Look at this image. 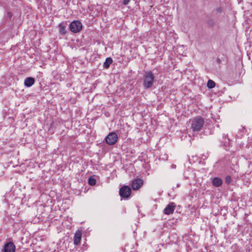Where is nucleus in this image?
Returning a JSON list of instances; mask_svg holds the SVG:
<instances>
[{
	"label": "nucleus",
	"mask_w": 252,
	"mask_h": 252,
	"mask_svg": "<svg viewBox=\"0 0 252 252\" xmlns=\"http://www.w3.org/2000/svg\"><path fill=\"white\" fill-rule=\"evenodd\" d=\"M143 85L145 89H148L152 87L155 76L152 71L146 72L144 75Z\"/></svg>",
	"instance_id": "obj_2"
},
{
	"label": "nucleus",
	"mask_w": 252,
	"mask_h": 252,
	"mask_svg": "<svg viewBox=\"0 0 252 252\" xmlns=\"http://www.w3.org/2000/svg\"><path fill=\"white\" fill-rule=\"evenodd\" d=\"M130 1V0H123V4L127 5Z\"/></svg>",
	"instance_id": "obj_18"
},
{
	"label": "nucleus",
	"mask_w": 252,
	"mask_h": 252,
	"mask_svg": "<svg viewBox=\"0 0 252 252\" xmlns=\"http://www.w3.org/2000/svg\"><path fill=\"white\" fill-rule=\"evenodd\" d=\"M96 182V180L92 177H91L89 178L88 183L91 186H94V185H95Z\"/></svg>",
	"instance_id": "obj_15"
},
{
	"label": "nucleus",
	"mask_w": 252,
	"mask_h": 252,
	"mask_svg": "<svg viewBox=\"0 0 252 252\" xmlns=\"http://www.w3.org/2000/svg\"><path fill=\"white\" fill-rule=\"evenodd\" d=\"M225 183L227 185H229L231 183V176H229V175H227L225 177Z\"/></svg>",
	"instance_id": "obj_17"
},
{
	"label": "nucleus",
	"mask_w": 252,
	"mask_h": 252,
	"mask_svg": "<svg viewBox=\"0 0 252 252\" xmlns=\"http://www.w3.org/2000/svg\"><path fill=\"white\" fill-rule=\"evenodd\" d=\"M69 30L74 33L79 32L82 29V24L79 21H74L69 24Z\"/></svg>",
	"instance_id": "obj_4"
},
{
	"label": "nucleus",
	"mask_w": 252,
	"mask_h": 252,
	"mask_svg": "<svg viewBox=\"0 0 252 252\" xmlns=\"http://www.w3.org/2000/svg\"><path fill=\"white\" fill-rule=\"evenodd\" d=\"M7 15H8V16L9 17V18H11L12 17V14L10 12H8L7 13Z\"/></svg>",
	"instance_id": "obj_20"
},
{
	"label": "nucleus",
	"mask_w": 252,
	"mask_h": 252,
	"mask_svg": "<svg viewBox=\"0 0 252 252\" xmlns=\"http://www.w3.org/2000/svg\"><path fill=\"white\" fill-rule=\"evenodd\" d=\"M215 85H216V83L214 81H213L211 79H209L208 81L207 86L208 88L213 89L215 87Z\"/></svg>",
	"instance_id": "obj_14"
},
{
	"label": "nucleus",
	"mask_w": 252,
	"mask_h": 252,
	"mask_svg": "<svg viewBox=\"0 0 252 252\" xmlns=\"http://www.w3.org/2000/svg\"><path fill=\"white\" fill-rule=\"evenodd\" d=\"M223 142H224L223 146L227 148L228 147V146L229 145V139L228 138L227 135H225L224 136V141Z\"/></svg>",
	"instance_id": "obj_16"
},
{
	"label": "nucleus",
	"mask_w": 252,
	"mask_h": 252,
	"mask_svg": "<svg viewBox=\"0 0 252 252\" xmlns=\"http://www.w3.org/2000/svg\"><path fill=\"white\" fill-rule=\"evenodd\" d=\"M118 136L114 132H110L105 138L106 143L109 145H114L118 141Z\"/></svg>",
	"instance_id": "obj_5"
},
{
	"label": "nucleus",
	"mask_w": 252,
	"mask_h": 252,
	"mask_svg": "<svg viewBox=\"0 0 252 252\" xmlns=\"http://www.w3.org/2000/svg\"><path fill=\"white\" fill-rule=\"evenodd\" d=\"M15 246L13 243L8 242L4 245V252H14Z\"/></svg>",
	"instance_id": "obj_9"
},
{
	"label": "nucleus",
	"mask_w": 252,
	"mask_h": 252,
	"mask_svg": "<svg viewBox=\"0 0 252 252\" xmlns=\"http://www.w3.org/2000/svg\"><path fill=\"white\" fill-rule=\"evenodd\" d=\"M112 62L113 60L111 58H107L103 63V67L106 69L108 68Z\"/></svg>",
	"instance_id": "obj_13"
},
{
	"label": "nucleus",
	"mask_w": 252,
	"mask_h": 252,
	"mask_svg": "<svg viewBox=\"0 0 252 252\" xmlns=\"http://www.w3.org/2000/svg\"><path fill=\"white\" fill-rule=\"evenodd\" d=\"M191 129L192 131L198 132L200 131L204 125L205 121L203 118L200 116H197L193 118L191 121Z\"/></svg>",
	"instance_id": "obj_1"
},
{
	"label": "nucleus",
	"mask_w": 252,
	"mask_h": 252,
	"mask_svg": "<svg viewBox=\"0 0 252 252\" xmlns=\"http://www.w3.org/2000/svg\"><path fill=\"white\" fill-rule=\"evenodd\" d=\"M176 205L174 202L169 203L164 209L163 212L166 215L172 214L175 209Z\"/></svg>",
	"instance_id": "obj_7"
},
{
	"label": "nucleus",
	"mask_w": 252,
	"mask_h": 252,
	"mask_svg": "<svg viewBox=\"0 0 252 252\" xmlns=\"http://www.w3.org/2000/svg\"><path fill=\"white\" fill-rule=\"evenodd\" d=\"M59 32L62 35H64L67 33L66 27L63 23H61L59 25Z\"/></svg>",
	"instance_id": "obj_12"
},
{
	"label": "nucleus",
	"mask_w": 252,
	"mask_h": 252,
	"mask_svg": "<svg viewBox=\"0 0 252 252\" xmlns=\"http://www.w3.org/2000/svg\"><path fill=\"white\" fill-rule=\"evenodd\" d=\"M131 193V189L128 186L124 185L120 189L119 195L124 199L129 198Z\"/></svg>",
	"instance_id": "obj_3"
},
{
	"label": "nucleus",
	"mask_w": 252,
	"mask_h": 252,
	"mask_svg": "<svg viewBox=\"0 0 252 252\" xmlns=\"http://www.w3.org/2000/svg\"><path fill=\"white\" fill-rule=\"evenodd\" d=\"M82 238V232L81 230H78L74 234L73 238V243L76 246L80 244Z\"/></svg>",
	"instance_id": "obj_8"
},
{
	"label": "nucleus",
	"mask_w": 252,
	"mask_h": 252,
	"mask_svg": "<svg viewBox=\"0 0 252 252\" xmlns=\"http://www.w3.org/2000/svg\"><path fill=\"white\" fill-rule=\"evenodd\" d=\"M240 132H242V133L241 134V136H242L243 134L245 133V128L244 127H242L241 129L240 130Z\"/></svg>",
	"instance_id": "obj_19"
},
{
	"label": "nucleus",
	"mask_w": 252,
	"mask_h": 252,
	"mask_svg": "<svg viewBox=\"0 0 252 252\" xmlns=\"http://www.w3.org/2000/svg\"><path fill=\"white\" fill-rule=\"evenodd\" d=\"M172 168H175L176 167V165L173 164V165H172Z\"/></svg>",
	"instance_id": "obj_22"
},
{
	"label": "nucleus",
	"mask_w": 252,
	"mask_h": 252,
	"mask_svg": "<svg viewBox=\"0 0 252 252\" xmlns=\"http://www.w3.org/2000/svg\"><path fill=\"white\" fill-rule=\"evenodd\" d=\"M212 184L216 187H219L222 185V180L218 177H215L212 180Z\"/></svg>",
	"instance_id": "obj_11"
},
{
	"label": "nucleus",
	"mask_w": 252,
	"mask_h": 252,
	"mask_svg": "<svg viewBox=\"0 0 252 252\" xmlns=\"http://www.w3.org/2000/svg\"><path fill=\"white\" fill-rule=\"evenodd\" d=\"M217 62H218V63H220V59H217Z\"/></svg>",
	"instance_id": "obj_21"
},
{
	"label": "nucleus",
	"mask_w": 252,
	"mask_h": 252,
	"mask_svg": "<svg viewBox=\"0 0 252 252\" xmlns=\"http://www.w3.org/2000/svg\"><path fill=\"white\" fill-rule=\"evenodd\" d=\"M35 80L32 77H27L25 79L24 85L27 87H31L34 83Z\"/></svg>",
	"instance_id": "obj_10"
},
{
	"label": "nucleus",
	"mask_w": 252,
	"mask_h": 252,
	"mask_svg": "<svg viewBox=\"0 0 252 252\" xmlns=\"http://www.w3.org/2000/svg\"><path fill=\"white\" fill-rule=\"evenodd\" d=\"M143 181L140 178L133 179L130 184L132 189L133 190H137L143 185Z\"/></svg>",
	"instance_id": "obj_6"
}]
</instances>
